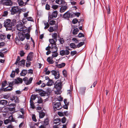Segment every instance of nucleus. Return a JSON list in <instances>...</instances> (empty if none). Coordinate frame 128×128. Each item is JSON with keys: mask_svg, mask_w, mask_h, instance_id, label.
<instances>
[{"mask_svg": "<svg viewBox=\"0 0 128 128\" xmlns=\"http://www.w3.org/2000/svg\"><path fill=\"white\" fill-rule=\"evenodd\" d=\"M10 10L11 14L12 15H14L16 14L15 18L17 20L19 19L20 18V14L22 11V9L20 8L18 6H13L12 7Z\"/></svg>", "mask_w": 128, "mask_h": 128, "instance_id": "nucleus-1", "label": "nucleus"}, {"mask_svg": "<svg viewBox=\"0 0 128 128\" xmlns=\"http://www.w3.org/2000/svg\"><path fill=\"white\" fill-rule=\"evenodd\" d=\"M33 78L30 77L28 80V78L26 77L22 79V78H18L17 80L15 79V84H18L20 82V84H22L23 82V80L24 81V83L26 85H28L30 84L32 82V81L33 80Z\"/></svg>", "mask_w": 128, "mask_h": 128, "instance_id": "nucleus-2", "label": "nucleus"}, {"mask_svg": "<svg viewBox=\"0 0 128 128\" xmlns=\"http://www.w3.org/2000/svg\"><path fill=\"white\" fill-rule=\"evenodd\" d=\"M62 83L61 80H58L54 83V87L57 90L56 91V93L57 94H60V91L62 88Z\"/></svg>", "mask_w": 128, "mask_h": 128, "instance_id": "nucleus-3", "label": "nucleus"}, {"mask_svg": "<svg viewBox=\"0 0 128 128\" xmlns=\"http://www.w3.org/2000/svg\"><path fill=\"white\" fill-rule=\"evenodd\" d=\"M25 39L24 34L22 32H18V36L15 38L16 43L17 44L19 41H22Z\"/></svg>", "mask_w": 128, "mask_h": 128, "instance_id": "nucleus-4", "label": "nucleus"}, {"mask_svg": "<svg viewBox=\"0 0 128 128\" xmlns=\"http://www.w3.org/2000/svg\"><path fill=\"white\" fill-rule=\"evenodd\" d=\"M4 26L6 28V30H12V27L11 24V20L8 19L6 20L4 22Z\"/></svg>", "mask_w": 128, "mask_h": 128, "instance_id": "nucleus-5", "label": "nucleus"}, {"mask_svg": "<svg viewBox=\"0 0 128 128\" xmlns=\"http://www.w3.org/2000/svg\"><path fill=\"white\" fill-rule=\"evenodd\" d=\"M16 28L17 30L21 31L23 29H25L26 28V27L23 25L22 22H20L16 25Z\"/></svg>", "mask_w": 128, "mask_h": 128, "instance_id": "nucleus-6", "label": "nucleus"}, {"mask_svg": "<svg viewBox=\"0 0 128 128\" xmlns=\"http://www.w3.org/2000/svg\"><path fill=\"white\" fill-rule=\"evenodd\" d=\"M1 2L4 6H10L12 4V0H1Z\"/></svg>", "mask_w": 128, "mask_h": 128, "instance_id": "nucleus-7", "label": "nucleus"}, {"mask_svg": "<svg viewBox=\"0 0 128 128\" xmlns=\"http://www.w3.org/2000/svg\"><path fill=\"white\" fill-rule=\"evenodd\" d=\"M52 74L54 76V78L56 79L59 78L60 77V74L59 71L52 70L51 71Z\"/></svg>", "mask_w": 128, "mask_h": 128, "instance_id": "nucleus-8", "label": "nucleus"}, {"mask_svg": "<svg viewBox=\"0 0 128 128\" xmlns=\"http://www.w3.org/2000/svg\"><path fill=\"white\" fill-rule=\"evenodd\" d=\"M16 104H11L8 105L9 107L8 108V110L10 111H15Z\"/></svg>", "mask_w": 128, "mask_h": 128, "instance_id": "nucleus-9", "label": "nucleus"}, {"mask_svg": "<svg viewBox=\"0 0 128 128\" xmlns=\"http://www.w3.org/2000/svg\"><path fill=\"white\" fill-rule=\"evenodd\" d=\"M61 104V103L60 102L55 103L54 104V106H53L54 108H55L57 110H59L61 109L62 107Z\"/></svg>", "mask_w": 128, "mask_h": 128, "instance_id": "nucleus-10", "label": "nucleus"}, {"mask_svg": "<svg viewBox=\"0 0 128 128\" xmlns=\"http://www.w3.org/2000/svg\"><path fill=\"white\" fill-rule=\"evenodd\" d=\"M33 54L34 53L32 52H30L27 57L26 60L28 61H32L34 58Z\"/></svg>", "mask_w": 128, "mask_h": 128, "instance_id": "nucleus-11", "label": "nucleus"}, {"mask_svg": "<svg viewBox=\"0 0 128 128\" xmlns=\"http://www.w3.org/2000/svg\"><path fill=\"white\" fill-rule=\"evenodd\" d=\"M10 100L12 101L14 100L16 103H18L19 102L18 98L17 96H15L14 95H13L11 96Z\"/></svg>", "mask_w": 128, "mask_h": 128, "instance_id": "nucleus-12", "label": "nucleus"}, {"mask_svg": "<svg viewBox=\"0 0 128 128\" xmlns=\"http://www.w3.org/2000/svg\"><path fill=\"white\" fill-rule=\"evenodd\" d=\"M10 102L8 103L7 100H0V104H2L3 105L5 106H8Z\"/></svg>", "mask_w": 128, "mask_h": 128, "instance_id": "nucleus-13", "label": "nucleus"}, {"mask_svg": "<svg viewBox=\"0 0 128 128\" xmlns=\"http://www.w3.org/2000/svg\"><path fill=\"white\" fill-rule=\"evenodd\" d=\"M51 49L52 50V53L57 52L58 48L56 44L54 46L53 45V46H51Z\"/></svg>", "mask_w": 128, "mask_h": 128, "instance_id": "nucleus-14", "label": "nucleus"}, {"mask_svg": "<svg viewBox=\"0 0 128 128\" xmlns=\"http://www.w3.org/2000/svg\"><path fill=\"white\" fill-rule=\"evenodd\" d=\"M70 17V13L68 11L63 14L62 18H69Z\"/></svg>", "mask_w": 128, "mask_h": 128, "instance_id": "nucleus-15", "label": "nucleus"}, {"mask_svg": "<svg viewBox=\"0 0 128 128\" xmlns=\"http://www.w3.org/2000/svg\"><path fill=\"white\" fill-rule=\"evenodd\" d=\"M61 6V7L60 9V12H64L68 8V7L66 6Z\"/></svg>", "mask_w": 128, "mask_h": 128, "instance_id": "nucleus-16", "label": "nucleus"}, {"mask_svg": "<svg viewBox=\"0 0 128 128\" xmlns=\"http://www.w3.org/2000/svg\"><path fill=\"white\" fill-rule=\"evenodd\" d=\"M48 80V82H47L46 84L47 86H51L52 85L54 84V82L52 79H50Z\"/></svg>", "mask_w": 128, "mask_h": 128, "instance_id": "nucleus-17", "label": "nucleus"}, {"mask_svg": "<svg viewBox=\"0 0 128 128\" xmlns=\"http://www.w3.org/2000/svg\"><path fill=\"white\" fill-rule=\"evenodd\" d=\"M58 14V12L56 10H55L52 13V17H50V20L52 19L53 18H56Z\"/></svg>", "mask_w": 128, "mask_h": 128, "instance_id": "nucleus-18", "label": "nucleus"}, {"mask_svg": "<svg viewBox=\"0 0 128 128\" xmlns=\"http://www.w3.org/2000/svg\"><path fill=\"white\" fill-rule=\"evenodd\" d=\"M52 57H49L48 58L47 61L50 64H52L54 63V61L52 60Z\"/></svg>", "mask_w": 128, "mask_h": 128, "instance_id": "nucleus-19", "label": "nucleus"}, {"mask_svg": "<svg viewBox=\"0 0 128 128\" xmlns=\"http://www.w3.org/2000/svg\"><path fill=\"white\" fill-rule=\"evenodd\" d=\"M54 39H49V41L50 44H51V46H53V45H55L56 44V41H55L54 40Z\"/></svg>", "mask_w": 128, "mask_h": 128, "instance_id": "nucleus-20", "label": "nucleus"}, {"mask_svg": "<svg viewBox=\"0 0 128 128\" xmlns=\"http://www.w3.org/2000/svg\"><path fill=\"white\" fill-rule=\"evenodd\" d=\"M28 73L27 70H23L21 73L20 74L21 76H25Z\"/></svg>", "mask_w": 128, "mask_h": 128, "instance_id": "nucleus-21", "label": "nucleus"}, {"mask_svg": "<svg viewBox=\"0 0 128 128\" xmlns=\"http://www.w3.org/2000/svg\"><path fill=\"white\" fill-rule=\"evenodd\" d=\"M26 62V60L24 59H22L20 61L19 63L18 64L20 66H22V65L24 66Z\"/></svg>", "mask_w": 128, "mask_h": 128, "instance_id": "nucleus-22", "label": "nucleus"}, {"mask_svg": "<svg viewBox=\"0 0 128 128\" xmlns=\"http://www.w3.org/2000/svg\"><path fill=\"white\" fill-rule=\"evenodd\" d=\"M17 23L16 20V19H14L11 21V25L12 26H14Z\"/></svg>", "mask_w": 128, "mask_h": 128, "instance_id": "nucleus-23", "label": "nucleus"}, {"mask_svg": "<svg viewBox=\"0 0 128 128\" xmlns=\"http://www.w3.org/2000/svg\"><path fill=\"white\" fill-rule=\"evenodd\" d=\"M79 30L77 28L74 29L72 32V34L73 35H76L77 34L79 31Z\"/></svg>", "mask_w": 128, "mask_h": 128, "instance_id": "nucleus-24", "label": "nucleus"}, {"mask_svg": "<svg viewBox=\"0 0 128 128\" xmlns=\"http://www.w3.org/2000/svg\"><path fill=\"white\" fill-rule=\"evenodd\" d=\"M44 125L46 126L49 124V120L48 118L45 119L44 121Z\"/></svg>", "mask_w": 128, "mask_h": 128, "instance_id": "nucleus-25", "label": "nucleus"}, {"mask_svg": "<svg viewBox=\"0 0 128 128\" xmlns=\"http://www.w3.org/2000/svg\"><path fill=\"white\" fill-rule=\"evenodd\" d=\"M70 47L74 49H75L76 48V46L74 43H71L70 44Z\"/></svg>", "mask_w": 128, "mask_h": 128, "instance_id": "nucleus-26", "label": "nucleus"}, {"mask_svg": "<svg viewBox=\"0 0 128 128\" xmlns=\"http://www.w3.org/2000/svg\"><path fill=\"white\" fill-rule=\"evenodd\" d=\"M30 107L34 109L35 108V106L34 104L33 101L32 100H30Z\"/></svg>", "mask_w": 128, "mask_h": 128, "instance_id": "nucleus-27", "label": "nucleus"}, {"mask_svg": "<svg viewBox=\"0 0 128 128\" xmlns=\"http://www.w3.org/2000/svg\"><path fill=\"white\" fill-rule=\"evenodd\" d=\"M66 64L65 63H62L60 64H58V68H60L64 67Z\"/></svg>", "mask_w": 128, "mask_h": 128, "instance_id": "nucleus-28", "label": "nucleus"}, {"mask_svg": "<svg viewBox=\"0 0 128 128\" xmlns=\"http://www.w3.org/2000/svg\"><path fill=\"white\" fill-rule=\"evenodd\" d=\"M7 81L5 80L2 83V88H4L6 85H7Z\"/></svg>", "mask_w": 128, "mask_h": 128, "instance_id": "nucleus-29", "label": "nucleus"}, {"mask_svg": "<svg viewBox=\"0 0 128 128\" xmlns=\"http://www.w3.org/2000/svg\"><path fill=\"white\" fill-rule=\"evenodd\" d=\"M30 33L27 32L26 34H24L25 38H26L27 40H29L30 38Z\"/></svg>", "mask_w": 128, "mask_h": 128, "instance_id": "nucleus-30", "label": "nucleus"}, {"mask_svg": "<svg viewBox=\"0 0 128 128\" xmlns=\"http://www.w3.org/2000/svg\"><path fill=\"white\" fill-rule=\"evenodd\" d=\"M45 115L44 112H41L39 113V118H43Z\"/></svg>", "mask_w": 128, "mask_h": 128, "instance_id": "nucleus-31", "label": "nucleus"}, {"mask_svg": "<svg viewBox=\"0 0 128 128\" xmlns=\"http://www.w3.org/2000/svg\"><path fill=\"white\" fill-rule=\"evenodd\" d=\"M46 94V92L44 91V90H42V92H40V94L41 96H45Z\"/></svg>", "mask_w": 128, "mask_h": 128, "instance_id": "nucleus-32", "label": "nucleus"}, {"mask_svg": "<svg viewBox=\"0 0 128 128\" xmlns=\"http://www.w3.org/2000/svg\"><path fill=\"white\" fill-rule=\"evenodd\" d=\"M54 120L56 121V122H54V124H57L61 121V120L60 118H57L54 119Z\"/></svg>", "mask_w": 128, "mask_h": 128, "instance_id": "nucleus-33", "label": "nucleus"}, {"mask_svg": "<svg viewBox=\"0 0 128 128\" xmlns=\"http://www.w3.org/2000/svg\"><path fill=\"white\" fill-rule=\"evenodd\" d=\"M61 6H60V5H53L52 7L53 9L54 10H56V9L58 7H60Z\"/></svg>", "mask_w": 128, "mask_h": 128, "instance_id": "nucleus-34", "label": "nucleus"}, {"mask_svg": "<svg viewBox=\"0 0 128 128\" xmlns=\"http://www.w3.org/2000/svg\"><path fill=\"white\" fill-rule=\"evenodd\" d=\"M30 61L27 60L26 62V67L28 68L31 65V62Z\"/></svg>", "mask_w": 128, "mask_h": 128, "instance_id": "nucleus-35", "label": "nucleus"}, {"mask_svg": "<svg viewBox=\"0 0 128 128\" xmlns=\"http://www.w3.org/2000/svg\"><path fill=\"white\" fill-rule=\"evenodd\" d=\"M57 34L56 33H54L52 35V37L54 39L56 40V41H57Z\"/></svg>", "mask_w": 128, "mask_h": 128, "instance_id": "nucleus-36", "label": "nucleus"}, {"mask_svg": "<svg viewBox=\"0 0 128 128\" xmlns=\"http://www.w3.org/2000/svg\"><path fill=\"white\" fill-rule=\"evenodd\" d=\"M8 12L7 11H4L3 14H2V16H6L8 15Z\"/></svg>", "mask_w": 128, "mask_h": 128, "instance_id": "nucleus-37", "label": "nucleus"}, {"mask_svg": "<svg viewBox=\"0 0 128 128\" xmlns=\"http://www.w3.org/2000/svg\"><path fill=\"white\" fill-rule=\"evenodd\" d=\"M18 1L19 5L20 6H22L24 4V2L22 0H18Z\"/></svg>", "mask_w": 128, "mask_h": 128, "instance_id": "nucleus-38", "label": "nucleus"}, {"mask_svg": "<svg viewBox=\"0 0 128 128\" xmlns=\"http://www.w3.org/2000/svg\"><path fill=\"white\" fill-rule=\"evenodd\" d=\"M36 98V95L32 94L31 96L30 100H35Z\"/></svg>", "mask_w": 128, "mask_h": 128, "instance_id": "nucleus-39", "label": "nucleus"}, {"mask_svg": "<svg viewBox=\"0 0 128 128\" xmlns=\"http://www.w3.org/2000/svg\"><path fill=\"white\" fill-rule=\"evenodd\" d=\"M84 44V42H81L80 43H78V44H77L76 46V48H79L80 47L82 46H83Z\"/></svg>", "mask_w": 128, "mask_h": 128, "instance_id": "nucleus-40", "label": "nucleus"}, {"mask_svg": "<svg viewBox=\"0 0 128 128\" xmlns=\"http://www.w3.org/2000/svg\"><path fill=\"white\" fill-rule=\"evenodd\" d=\"M78 22V20L76 18H74L73 19L72 22L74 24H75L77 23Z\"/></svg>", "mask_w": 128, "mask_h": 128, "instance_id": "nucleus-41", "label": "nucleus"}, {"mask_svg": "<svg viewBox=\"0 0 128 128\" xmlns=\"http://www.w3.org/2000/svg\"><path fill=\"white\" fill-rule=\"evenodd\" d=\"M15 84V83H14V82H11L9 83V86H8V87H10L12 88V86L14 85Z\"/></svg>", "mask_w": 128, "mask_h": 128, "instance_id": "nucleus-42", "label": "nucleus"}, {"mask_svg": "<svg viewBox=\"0 0 128 128\" xmlns=\"http://www.w3.org/2000/svg\"><path fill=\"white\" fill-rule=\"evenodd\" d=\"M25 53L24 52V51L23 50H21L20 51V54L21 57H23L24 56Z\"/></svg>", "mask_w": 128, "mask_h": 128, "instance_id": "nucleus-43", "label": "nucleus"}, {"mask_svg": "<svg viewBox=\"0 0 128 128\" xmlns=\"http://www.w3.org/2000/svg\"><path fill=\"white\" fill-rule=\"evenodd\" d=\"M60 54L62 56L65 55V50H62L60 51Z\"/></svg>", "mask_w": 128, "mask_h": 128, "instance_id": "nucleus-44", "label": "nucleus"}, {"mask_svg": "<svg viewBox=\"0 0 128 128\" xmlns=\"http://www.w3.org/2000/svg\"><path fill=\"white\" fill-rule=\"evenodd\" d=\"M25 49L27 50L30 49V46L27 43L26 44L25 46Z\"/></svg>", "mask_w": 128, "mask_h": 128, "instance_id": "nucleus-45", "label": "nucleus"}, {"mask_svg": "<svg viewBox=\"0 0 128 128\" xmlns=\"http://www.w3.org/2000/svg\"><path fill=\"white\" fill-rule=\"evenodd\" d=\"M6 38V36L4 35H0V39L1 40H4Z\"/></svg>", "mask_w": 128, "mask_h": 128, "instance_id": "nucleus-46", "label": "nucleus"}, {"mask_svg": "<svg viewBox=\"0 0 128 128\" xmlns=\"http://www.w3.org/2000/svg\"><path fill=\"white\" fill-rule=\"evenodd\" d=\"M48 30L50 32H52L53 31H54V28H53V27L52 26H50L49 28V29Z\"/></svg>", "mask_w": 128, "mask_h": 128, "instance_id": "nucleus-47", "label": "nucleus"}, {"mask_svg": "<svg viewBox=\"0 0 128 128\" xmlns=\"http://www.w3.org/2000/svg\"><path fill=\"white\" fill-rule=\"evenodd\" d=\"M11 118V120H10V122H15V119L13 118L12 115H10L9 117V118Z\"/></svg>", "mask_w": 128, "mask_h": 128, "instance_id": "nucleus-48", "label": "nucleus"}, {"mask_svg": "<svg viewBox=\"0 0 128 128\" xmlns=\"http://www.w3.org/2000/svg\"><path fill=\"white\" fill-rule=\"evenodd\" d=\"M54 53L53 54H52V58H55L58 55V53L57 52H54V53Z\"/></svg>", "mask_w": 128, "mask_h": 128, "instance_id": "nucleus-49", "label": "nucleus"}, {"mask_svg": "<svg viewBox=\"0 0 128 128\" xmlns=\"http://www.w3.org/2000/svg\"><path fill=\"white\" fill-rule=\"evenodd\" d=\"M62 73L64 76L66 77L67 76V71L65 70H64L62 71Z\"/></svg>", "mask_w": 128, "mask_h": 128, "instance_id": "nucleus-50", "label": "nucleus"}, {"mask_svg": "<svg viewBox=\"0 0 128 128\" xmlns=\"http://www.w3.org/2000/svg\"><path fill=\"white\" fill-rule=\"evenodd\" d=\"M44 25L46 26L44 28V29L45 30L47 29L50 26L48 22H47L46 23H44Z\"/></svg>", "mask_w": 128, "mask_h": 128, "instance_id": "nucleus-51", "label": "nucleus"}, {"mask_svg": "<svg viewBox=\"0 0 128 128\" xmlns=\"http://www.w3.org/2000/svg\"><path fill=\"white\" fill-rule=\"evenodd\" d=\"M77 36L79 38L84 37V35L82 33L80 32L78 34V35Z\"/></svg>", "mask_w": 128, "mask_h": 128, "instance_id": "nucleus-52", "label": "nucleus"}, {"mask_svg": "<svg viewBox=\"0 0 128 128\" xmlns=\"http://www.w3.org/2000/svg\"><path fill=\"white\" fill-rule=\"evenodd\" d=\"M15 71L12 70V72L10 75L11 77L12 78H14L15 76Z\"/></svg>", "mask_w": 128, "mask_h": 128, "instance_id": "nucleus-53", "label": "nucleus"}, {"mask_svg": "<svg viewBox=\"0 0 128 128\" xmlns=\"http://www.w3.org/2000/svg\"><path fill=\"white\" fill-rule=\"evenodd\" d=\"M107 12L108 14H110V8L109 5H108V7H106Z\"/></svg>", "mask_w": 128, "mask_h": 128, "instance_id": "nucleus-54", "label": "nucleus"}, {"mask_svg": "<svg viewBox=\"0 0 128 128\" xmlns=\"http://www.w3.org/2000/svg\"><path fill=\"white\" fill-rule=\"evenodd\" d=\"M55 23L56 21L55 20H52L50 22L49 24L51 26H52Z\"/></svg>", "mask_w": 128, "mask_h": 128, "instance_id": "nucleus-55", "label": "nucleus"}, {"mask_svg": "<svg viewBox=\"0 0 128 128\" xmlns=\"http://www.w3.org/2000/svg\"><path fill=\"white\" fill-rule=\"evenodd\" d=\"M77 53V52L76 50L71 51L70 52V54L72 56H73L76 54Z\"/></svg>", "mask_w": 128, "mask_h": 128, "instance_id": "nucleus-56", "label": "nucleus"}, {"mask_svg": "<svg viewBox=\"0 0 128 128\" xmlns=\"http://www.w3.org/2000/svg\"><path fill=\"white\" fill-rule=\"evenodd\" d=\"M32 120L33 121H34V122H36L37 121V120L36 118V117L35 115L33 114L32 116Z\"/></svg>", "mask_w": 128, "mask_h": 128, "instance_id": "nucleus-57", "label": "nucleus"}, {"mask_svg": "<svg viewBox=\"0 0 128 128\" xmlns=\"http://www.w3.org/2000/svg\"><path fill=\"white\" fill-rule=\"evenodd\" d=\"M72 40L73 41H74L76 43H78L79 42V40H77L75 38H72Z\"/></svg>", "mask_w": 128, "mask_h": 128, "instance_id": "nucleus-58", "label": "nucleus"}, {"mask_svg": "<svg viewBox=\"0 0 128 128\" xmlns=\"http://www.w3.org/2000/svg\"><path fill=\"white\" fill-rule=\"evenodd\" d=\"M45 80H44L42 81L43 83L41 86L42 88H44L46 86H47L46 84L44 82H45Z\"/></svg>", "mask_w": 128, "mask_h": 128, "instance_id": "nucleus-59", "label": "nucleus"}, {"mask_svg": "<svg viewBox=\"0 0 128 128\" xmlns=\"http://www.w3.org/2000/svg\"><path fill=\"white\" fill-rule=\"evenodd\" d=\"M46 9L47 10H48L50 9V6L48 4H46Z\"/></svg>", "mask_w": 128, "mask_h": 128, "instance_id": "nucleus-60", "label": "nucleus"}, {"mask_svg": "<svg viewBox=\"0 0 128 128\" xmlns=\"http://www.w3.org/2000/svg\"><path fill=\"white\" fill-rule=\"evenodd\" d=\"M59 40L60 43L61 44H62L64 42V40L63 38H60Z\"/></svg>", "mask_w": 128, "mask_h": 128, "instance_id": "nucleus-61", "label": "nucleus"}, {"mask_svg": "<svg viewBox=\"0 0 128 128\" xmlns=\"http://www.w3.org/2000/svg\"><path fill=\"white\" fill-rule=\"evenodd\" d=\"M10 122V120L8 119H7L4 120V123L6 124H8Z\"/></svg>", "mask_w": 128, "mask_h": 128, "instance_id": "nucleus-62", "label": "nucleus"}, {"mask_svg": "<svg viewBox=\"0 0 128 128\" xmlns=\"http://www.w3.org/2000/svg\"><path fill=\"white\" fill-rule=\"evenodd\" d=\"M66 118L65 117H63L62 119V122L64 124L66 122Z\"/></svg>", "mask_w": 128, "mask_h": 128, "instance_id": "nucleus-63", "label": "nucleus"}, {"mask_svg": "<svg viewBox=\"0 0 128 128\" xmlns=\"http://www.w3.org/2000/svg\"><path fill=\"white\" fill-rule=\"evenodd\" d=\"M27 19L28 21L33 22L34 20H33L32 18L31 17H29L27 18Z\"/></svg>", "mask_w": 128, "mask_h": 128, "instance_id": "nucleus-64", "label": "nucleus"}]
</instances>
